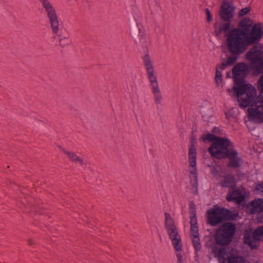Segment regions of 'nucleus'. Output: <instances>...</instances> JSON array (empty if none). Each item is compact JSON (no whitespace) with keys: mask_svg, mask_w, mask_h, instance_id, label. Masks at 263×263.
Wrapping results in <instances>:
<instances>
[{"mask_svg":"<svg viewBox=\"0 0 263 263\" xmlns=\"http://www.w3.org/2000/svg\"><path fill=\"white\" fill-rule=\"evenodd\" d=\"M234 10L235 7L228 0H223L219 11L222 22L217 21L213 26L214 34L216 37L219 38L221 33H224L226 45L231 53L226 61L219 66L221 70L235 63L248 47L258 43L263 35L262 24L260 23H254L249 17H245L240 20L237 27L232 25Z\"/></svg>","mask_w":263,"mask_h":263,"instance_id":"nucleus-1","label":"nucleus"},{"mask_svg":"<svg viewBox=\"0 0 263 263\" xmlns=\"http://www.w3.org/2000/svg\"><path fill=\"white\" fill-rule=\"evenodd\" d=\"M238 216L237 212L217 205L206 211L207 223L212 227L220 224L214 235L217 245L228 247L232 242L236 232V225L230 221L237 220Z\"/></svg>","mask_w":263,"mask_h":263,"instance_id":"nucleus-2","label":"nucleus"},{"mask_svg":"<svg viewBox=\"0 0 263 263\" xmlns=\"http://www.w3.org/2000/svg\"><path fill=\"white\" fill-rule=\"evenodd\" d=\"M201 138L204 143H212L208 151L212 158L219 160L228 158L227 166L229 168H237L240 166L242 159L238 156L237 151L233 148V143L229 139L212 133L202 135Z\"/></svg>","mask_w":263,"mask_h":263,"instance_id":"nucleus-3","label":"nucleus"},{"mask_svg":"<svg viewBox=\"0 0 263 263\" xmlns=\"http://www.w3.org/2000/svg\"><path fill=\"white\" fill-rule=\"evenodd\" d=\"M246 58L250 61L249 68L254 76L263 74V50L261 46H253L247 53Z\"/></svg>","mask_w":263,"mask_h":263,"instance_id":"nucleus-4","label":"nucleus"},{"mask_svg":"<svg viewBox=\"0 0 263 263\" xmlns=\"http://www.w3.org/2000/svg\"><path fill=\"white\" fill-rule=\"evenodd\" d=\"M143 64L146 67L148 78L152 88V91L155 95V100L157 104H160L162 96L158 86L157 77L154 74V68L151 59L148 54H146L143 58Z\"/></svg>","mask_w":263,"mask_h":263,"instance_id":"nucleus-5","label":"nucleus"},{"mask_svg":"<svg viewBox=\"0 0 263 263\" xmlns=\"http://www.w3.org/2000/svg\"><path fill=\"white\" fill-rule=\"evenodd\" d=\"M165 229L167 232L169 238L171 239L175 250L177 252L182 250V243L175 222L169 213L165 212Z\"/></svg>","mask_w":263,"mask_h":263,"instance_id":"nucleus-6","label":"nucleus"},{"mask_svg":"<svg viewBox=\"0 0 263 263\" xmlns=\"http://www.w3.org/2000/svg\"><path fill=\"white\" fill-rule=\"evenodd\" d=\"M233 65L234 66L232 69V73L234 86L244 84L246 83L245 78L249 73V66L244 62L235 63Z\"/></svg>","mask_w":263,"mask_h":263,"instance_id":"nucleus-7","label":"nucleus"},{"mask_svg":"<svg viewBox=\"0 0 263 263\" xmlns=\"http://www.w3.org/2000/svg\"><path fill=\"white\" fill-rule=\"evenodd\" d=\"M130 34L137 45L147 48L145 30L141 24L137 22L136 19L133 21Z\"/></svg>","mask_w":263,"mask_h":263,"instance_id":"nucleus-8","label":"nucleus"},{"mask_svg":"<svg viewBox=\"0 0 263 263\" xmlns=\"http://www.w3.org/2000/svg\"><path fill=\"white\" fill-rule=\"evenodd\" d=\"M244 243L248 245L251 249H256L258 247L253 245L254 241L263 240V226L257 227L254 231L252 229L246 230L243 235Z\"/></svg>","mask_w":263,"mask_h":263,"instance_id":"nucleus-9","label":"nucleus"},{"mask_svg":"<svg viewBox=\"0 0 263 263\" xmlns=\"http://www.w3.org/2000/svg\"><path fill=\"white\" fill-rule=\"evenodd\" d=\"M236 90L239 92V96L246 95V99L252 103L255 100L257 92L255 88L250 83L242 84L240 86H233Z\"/></svg>","mask_w":263,"mask_h":263,"instance_id":"nucleus-10","label":"nucleus"},{"mask_svg":"<svg viewBox=\"0 0 263 263\" xmlns=\"http://www.w3.org/2000/svg\"><path fill=\"white\" fill-rule=\"evenodd\" d=\"M44 8L47 12L48 17L49 18L53 33H57L59 31V22L55 9L51 4Z\"/></svg>","mask_w":263,"mask_h":263,"instance_id":"nucleus-11","label":"nucleus"},{"mask_svg":"<svg viewBox=\"0 0 263 263\" xmlns=\"http://www.w3.org/2000/svg\"><path fill=\"white\" fill-rule=\"evenodd\" d=\"M260 108L255 107L253 108L251 106L248 109V117L250 120L253 121L255 123H261L263 122V111L259 110Z\"/></svg>","mask_w":263,"mask_h":263,"instance_id":"nucleus-12","label":"nucleus"},{"mask_svg":"<svg viewBox=\"0 0 263 263\" xmlns=\"http://www.w3.org/2000/svg\"><path fill=\"white\" fill-rule=\"evenodd\" d=\"M236 181L234 175L228 174L223 177V180L220 182V185L223 187H229L234 189L236 187Z\"/></svg>","mask_w":263,"mask_h":263,"instance_id":"nucleus-13","label":"nucleus"},{"mask_svg":"<svg viewBox=\"0 0 263 263\" xmlns=\"http://www.w3.org/2000/svg\"><path fill=\"white\" fill-rule=\"evenodd\" d=\"M232 192H230L227 195V200L230 201L241 202L244 198V195L241 191L235 188Z\"/></svg>","mask_w":263,"mask_h":263,"instance_id":"nucleus-14","label":"nucleus"},{"mask_svg":"<svg viewBox=\"0 0 263 263\" xmlns=\"http://www.w3.org/2000/svg\"><path fill=\"white\" fill-rule=\"evenodd\" d=\"M250 210L252 214L263 212V198H258L252 200L250 203Z\"/></svg>","mask_w":263,"mask_h":263,"instance_id":"nucleus-15","label":"nucleus"},{"mask_svg":"<svg viewBox=\"0 0 263 263\" xmlns=\"http://www.w3.org/2000/svg\"><path fill=\"white\" fill-rule=\"evenodd\" d=\"M227 247H217L215 245H213L212 252L214 253L215 256L217 257L219 260L226 262L228 259L226 258Z\"/></svg>","mask_w":263,"mask_h":263,"instance_id":"nucleus-16","label":"nucleus"},{"mask_svg":"<svg viewBox=\"0 0 263 263\" xmlns=\"http://www.w3.org/2000/svg\"><path fill=\"white\" fill-rule=\"evenodd\" d=\"M197 151L195 145L190 144L189 149V161L190 165L193 167H196Z\"/></svg>","mask_w":263,"mask_h":263,"instance_id":"nucleus-17","label":"nucleus"},{"mask_svg":"<svg viewBox=\"0 0 263 263\" xmlns=\"http://www.w3.org/2000/svg\"><path fill=\"white\" fill-rule=\"evenodd\" d=\"M189 212L190 218V225H197L198 221L196 215V205L193 201L190 202Z\"/></svg>","mask_w":263,"mask_h":263,"instance_id":"nucleus-18","label":"nucleus"},{"mask_svg":"<svg viewBox=\"0 0 263 263\" xmlns=\"http://www.w3.org/2000/svg\"><path fill=\"white\" fill-rule=\"evenodd\" d=\"M190 174L192 175V176H190L191 185L194 191V195H197L198 193V175L197 172L196 167H195V170L193 171H190Z\"/></svg>","mask_w":263,"mask_h":263,"instance_id":"nucleus-19","label":"nucleus"},{"mask_svg":"<svg viewBox=\"0 0 263 263\" xmlns=\"http://www.w3.org/2000/svg\"><path fill=\"white\" fill-rule=\"evenodd\" d=\"M59 147L65 154L68 156V158L71 161L75 163L78 161L81 164H84V163L83 160L80 157L78 156L75 153L68 151L61 146H59Z\"/></svg>","mask_w":263,"mask_h":263,"instance_id":"nucleus-20","label":"nucleus"},{"mask_svg":"<svg viewBox=\"0 0 263 263\" xmlns=\"http://www.w3.org/2000/svg\"><path fill=\"white\" fill-rule=\"evenodd\" d=\"M232 90L234 91V95L237 97V100L239 103V105L240 108H246L247 107L249 106L252 103L250 102L246 98H242V96H239V92L238 90H236L233 87Z\"/></svg>","mask_w":263,"mask_h":263,"instance_id":"nucleus-21","label":"nucleus"},{"mask_svg":"<svg viewBox=\"0 0 263 263\" xmlns=\"http://www.w3.org/2000/svg\"><path fill=\"white\" fill-rule=\"evenodd\" d=\"M228 263H249V261L243 256L235 255L233 253H230V256H228Z\"/></svg>","mask_w":263,"mask_h":263,"instance_id":"nucleus-22","label":"nucleus"},{"mask_svg":"<svg viewBox=\"0 0 263 263\" xmlns=\"http://www.w3.org/2000/svg\"><path fill=\"white\" fill-rule=\"evenodd\" d=\"M258 95L255 97V100L251 104V106L257 107V108H261L263 111V92L259 91Z\"/></svg>","mask_w":263,"mask_h":263,"instance_id":"nucleus-23","label":"nucleus"},{"mask_svg":"<svg viewBox=\"0 0 263 263\" xmlns=\"http://www.w3.org/2000/svg\"><path fill=\"white\" fill-rule=\"evenodd\" d=\"M55 34L60 37V45L62 46V47L64 48L66 45H68L70 44V42L68 40L69 35L68 34H66V35H63L62 32H60L59 30L58 33Z\"/></svg>","mask_w":263,"mask_h":263,"instance_id":"nucleus-24","label":"nucleus"},{"mask_svg":"<svg viewBox=\"0 0 263 263\" xmlns=\"http://www.w3.org/2000/svg\"><path fill=\"white\" fill-rule=\"evenodd\" d=\"M192 242L194 247L195 252H199L201 248V244L200 241V238L199 236L197 237H192Z\"/></svg>","mask_w":263,"mask_h":263,"instance_id":"nucleus-25","label":"nucleus"},{"mask_svg":"<svg viewBox=\"0 0 263 263\" xmlns=\"http://www.w3.org/2000/svg\"><path fill=\"white\" fill-rule=\"evenodd\" d=\"M217 67L218 66H216L215 80L217 86H219L222 83V73L220 70L218 69Z\"/></svg>","mask_w":263,"mask_h":263,"instance_id":"nucleus-26","label":"nucleus"},{"mask_svg":"<svg viewBox=\"0 0 263 263\" xmlns=\"http://www.w3.org/2000/svg\"><path fill=\"white\" fill-rule=\"evenodd\" d=\"M199 229L197 225L192 224L190 229V237H196L199 236Z\"/></svg>","mask_w":263,"mask_h":263,"instance_id":"nucleus-27","label":"nucleus"},{"mask_svg":"<svg viewBox=\"0 0 263 263\" xmlns=\"http://www.w3.org/2000/svg\"><path fill=\"white\" fill-rule=\"evenodd\" d=\"M251 11V8L250 6L242 8L238 12V15L239 17H242L247 15Z\"/></svg>","mask_w":263,"mask_h":263,"instance_id":"nucleus-28","label":"nucleus"},{"mask_svg":"<svg viewBox=\"0 0 263 263\" xmlns=\"http://www.w3.org/2000/svg\"><path fill=\"white\" fill-rule=\"evenodd\" d=\"M254 185L255 187L253 190V192L263 195V182L258 184L255 183Z\"/></svg>","mask_w":263,"mask_h":263,"instance_id":"nucleus-29","label":"nucleus"},{"mask_svg":"<svg viewBox=\"0 0 263 263\" xmlns=\"http://www.w3.org/2000/svg\"><path fill=\"white\" fill-rule=\"evenodd\" d=\"M257 87L259 91L263 92V73L257 81Z\"/></svg>","mask_w":263,"mask_h":263,"instance_id":"nucleus-30","label":"nucleus"},{"mask_svg":"<svg viewBox=\"0 0 263 263\" xmlns=\"http://www.w3.org/2000/svg\"><path fill=\"white\" fill-rule=\"evenodd\" d=\"M205 13L206 15V21L208 23H210L213 20V16L212 15V13L211 12V11L209 10V8H206L205 9Z\"/></svg>","mask_w":263,"mask_h":263,"instance_id":"nucleus-31","label":"nucleus"},{"mask_svg":"<svg viewBox=\"0 0 263 263\" xmlns=\"http://www.w3.org/2000/svg\"><path fill=\"white\" fill-rule=\"evenodd\" d=\"M211 173L214 175H217L219 173V171L216 166H212V168H211Z\"/></svg>","mask_w":263,"mask_h":263,"instance_id":"nucleus-32","label":"nucleus"},{"mask_svg":"<svg viewBox=\"0 0 263 263\" xmlns=\"http://www.w3.org/2000/svg\"><path fill=\"white\" fill-rule=\"evenodd\" d=\"M220 132H221V130L220 129V128L218 127H214V128H213V129L212 130L211 132L214 134H220Z\"/></svg>","mask_w":263,"mask_h":263,"instance_id":"nucleus-33","label":"nucleus"},{"mask_svg":"<svg viewBox=\"0 0 263 263\" xmlns=\"http://www.w3.org/2000/svg\"><path fill=\"white\" fill-rule=\"evenodd\" d=\"M176 256L177 258V263H183L181 253H177Z\"/></svg>","mask_w":263,"mask_h":263,"instance_id":"nucleus-34","label":"nucleus"},{"mask_svg":"<svg viewBox=\"0 0 263 263\" xmlns=\"http://www.w3.org/2000/svg\"><path fill=\"white\" fill-rule=\"evenodd\" d=\"M39 1L42 3L43 7H45L46 6L50 4L48 0H39Z\"/></svg>","mask_w":263,"mask_h":263,"instance_id":"nucleus-35","label":"nucleus"},{"mask_svg":"<svg viewBox=\"0 0 263 263\" xmlns=\"http://www.w3.org/2000/svg\"><path fill=\"white\" fill-rule=\"evenodd\" d=\"M196 142V139H194V138H193V139H191V140H190V144H193L194 145H195V143Z\"/></svg>","mask_w":263,"mask_h":263,"instance_id":"nucleus-36","label":"nucleus"},{"mask_svg":"<svg viewBox=\"0 0 263 263\" xmlns=\"http://www.w3.org/2000/svg\"><path fill=\"white\" fill-rule=\"evenodd\" d=\"M237 175L238 176V177H244V174L241 173L240 171H237Z\"/></svg>","mask_w":263,"mask_h":263,"instance_id":"nucleus-37","label":"nucleus"},{"mask_svg":"<svg viewBox=\"0 0 263 263\" xmlns=\"http://www.w3.org/2000/svg\"><path fill=\"white\" fill-rule=\"evenodd\" d=\"M199 258L198 252H195V259L196 260H198Z\"/></svg>","mask_w":263,"mask_h":263,"instance_id":"nucleus-38","label":"nucleus"},{"mask_svg":"<svg viewBox=\"0 0 263 263\" xmlns=\"http://www.w3.org/2000/svg\"><path fill=\"white\" fill-rule=\"evenodd\" d=\"M193 138H194V139H196V136L194 135V131H192L191 135V139H193Z\"/></svg>","mask_w":263,"mask_h":263,"instance_id":"nucleus-39","label":"nucleus"},{"mask_svg":"<svg viewBox=\"0 0 263 263\" xmlns=\"http://www.w3.org/2000/svg\"><path fill=\"white\" fill-rule=\"evenodd\" d=\"M33 244V242L31 239L28 240V245L30 246H31Z\"/></svg>","mask_w":263,"mask_h":263,"instance_id":"nucleus-40","label":"nucleus"},{"mask_svg":"<svg viewBox=\"0 0 263 263\" xmlns=\"http://www.w3.org/2000/svg\"><path fill=\"white\" fill-rule=\"evenodd\" d=\"M225 115H226V119H230V117L229 115L228 112H225Z\"/></svg>","mask_w":263,"mask_h":263,"instance_id":"nucleus-41","label":"nucleus"},{"mask_svg":"<svg viewBox=\"0 0 263 263\" xmlns=\"http://www.w3.org/2000/svg\"><path fill=\"white\" fill-rule=\"evenodd\" d=\"M230 72H227V78H230Z\"/></svg>","mask_w":263,"mask_h":263,"instance_id":"nucleus-42","label":"nucleus"},{"mask_svg":"<svg viewBox=\"0 0 263 263\" xmlns=\"http://www.w3.org/2000/svg\"><path fill=\"white\" fill-rule=\"evenodd\" d=\"M228 91L229 92H231L232 91V89H228Z\"/></svg>","mask_w":263,"mask_h":263,"instance_id":"nucleus-43","label":"nucleus"}]
</instances>
